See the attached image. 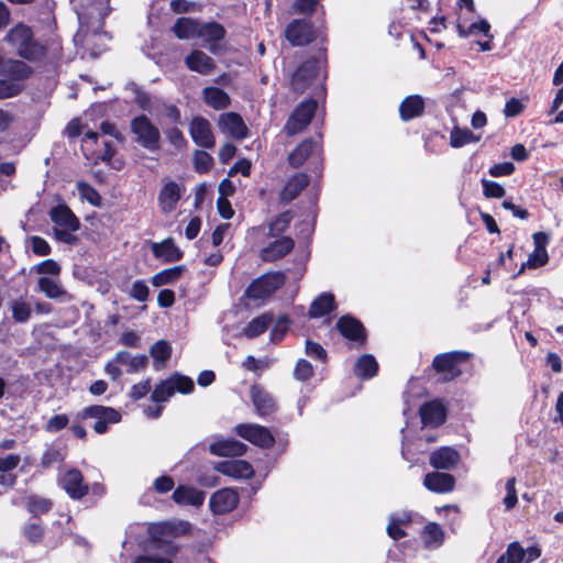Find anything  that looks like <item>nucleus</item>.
<instances>
[{"instance_id":"obj_40","label":"nucleus","mask_w":563,"mask_h":563,"mask_svg":"<svg viewBox=\"0 0 563 563\" xmlns=\"http://www.w3.org/2000/svg\"><path fill=\"white\" fill-rule=\"evenodd\" d=\"M317 148V144L312 140L302 141L288 156V162L292 167L301 166L307 158Z\"/></svg>"},{"instance_id":"obj_11","label":"nucleus","mask_w":563,"mask_h":563,"mask_svg":"<svg viewBox=\"0 0 563 563\" xmlns=\"http://www.w3.org/2000/svg\"><path fill=\"white\" fill-rule=\"evenodd\" d=\"M189 134L200 147L213 148L216 139L210 122L203 117H195L189 124Z\"/></svg>"},{"instance_id":"obj_57","label":"nucleus","mask_w":563,"mask_h":563,"mask_svg":"<svg viewBox=\"0 0 563 563\" xmlns=\"http://www.w3.org/2000/svg\"><path fill=\"white\" fill-rule=\"evenodd\" d=\"M515 485H516L515 477L508 478L506 482V485H505L506 496H505L503 503L507 510L512 509L517 505V501H518L517 490H516Z\"/></svg>"},{"instance_id":"obj_36","label":"nucleus","mask_w":563,"mask_h":563,"mask_svg":"<svg viewBox=\"0 0 563 563\" xmlns=\"http://www.w3.org/2000/svg\"><path fill=\"white\" fill-rule=\"evenodd\" d=\"M115 362H121V365L128 366V373L134 374L145 369L148 360L147 356L144 354L133 356L126 351H120L115 354Z\"/></svg>"},{"instance_id":"obj_54","label":"nucleus","mask_w":563,"mask_h":563,"mask_svg":"<svg viewBox=\"0 0 563 563\" xmlns=\"http://www.w3.org/2000/svg\"><path fill=\"white\" fill-rule=\"evenodd\" d=\"M64 459L65 454L62 452V450L56 448H49L43 453L41 457V465L44 468H48L56 463L63 462Z\"/></svg>"},{"instance_id":"obj_31","label":"nucleus","mask_w":563,"mask_h":563,"mask_svg":"<svg viewBox=\"0 0 563 563\" xmlns=\"http://www.w3.org/2000/svg\"><path fill=\"white\" fill-rule=\"evenodd\" d=\"M33 298L19 297L10 302L12 319L16 323H26L32 316Z\"/></svg>"},{"instance_id":"obj_17","label":"nucleus","mask_w":563,"mask_h":563,"mask_svg":"<svg viewBox=\"0 0 563 563\" xmlns=\"http://www.w3.org/2000/svg\"><path fill=\"white\" fill-rule=\"evenodd\" d=\"M239 503V496L231 488L216 492L210 498V508L214 514H227L233 510Z\"/></svg>"},{"instance_id":"obj_41","label":"nucleus","mask_w":563,"mask_h":563,"mask_svg":"<svg viewBox=\"0 0 563 563\" xmlns=\"http://www.w3.org/2000/svg\"><path fill=\"white\" fill-rule=\"evenodd\" d=\"M184 272H185V266H183V265L169 267V268L163 269V271L158 272L157 274H155L152 277L151 282H152L153 286H155V287L170 285V284L176 283L181 277Z\"/></svg>"},{"instance_id":"obj_13","label":"nucleus","mask_w":563,"mask_h":563,"mask_svg":"<svg viewBox=\"0 0 563 563\" xmlns=\"http://www.w3.org/2000/svg\"><path fill=\"white\" fill-rule=\"evenodd\" d=\"M184 191V186L174 180L164 183L158 192V206L161 211L165 214L173 212L176 209Z\"/></svg>"},{"instance_id":"obj_19","label":"nucleus","mask_w":563,"mask_h":563,"mask_svg":"<svg viewBox=\"0 0 563 563\" xmlns=\"http://www.w3.org/2000/svg\"><path fill=\"white\" fill-rule=\"evenodd\" d=\"M423 486L437 494H446L454 489L455 478L449 473L431 472L423 478Z\"/></svg>"},{"instance_id":"obj_43","label":"nucleus","mask_w":563,"mask_h":563,"mask_svg":"<svg viewBox=\"0 0 563 563\" xmlns=\"http://www.w3.org/2000/svg\"><path fill=\"white\" fill-rule=\"evenodd\" d=\"M334 309V297L332 294H322L312 301L309 316L311 318H320Z\"/></svg>"},{"instance_id":"obj_29","label":"nucleus","mask_w":563,"mask_h":563,"mask_svg":"<svg viewBox=\"0 0 563 563\" xmlns=\"http://www.w3.org/2000/svg\"><path fill=\"white\" fill-rule=\"evenodd\" d=\"M336 328L340 331V333L349 340H365V330L362 323L352 317H341L336 322Z\"/></svg>"},{"instance_id":"obj_51","label":"nucleus","mask_w":563,"mask_h":563,"mask_svg":"<svg viewBox=\"0 0 563 563\" xmlns=\"http://www.w3.org/2000/svg\"><path fill=\"white\" fill-rule=\"evenodd\" d=\"M77 189L82 199L87 200L90 205L99 207L101 205V197L98 191L85 181L77 183Z\"/></svg>"},{"instance_id":"obj_59","label":"nucleus","mask_w":563,"mask_h":563,"mask_svg":"<svg viewBox=\"0 0 563 563\" xmlns=\"http://www.w3.org/2000/svg\"><path fill=\"white\" fill-rule=\"evenodd\" d=\"M482 185H483V192L486 197L501 198L505 196L504 187L496 181L483 179Z\"/></svg>"},{"instance_id":"obj_3","label":"nucleus","mask_w":563,"mask_h":563,"mask_svg":"<svg viewBox=\"0 0 563 563\" xmlns=\"http://www.w3.org/2000/svg\"><path fill=\"white\" fill-rule=\"evenodd\" d=\"M194 387L195 385L190 377L175 373L155 386L151 399L157 404L165 402L176 390L181 394H190Z\"/></svg>"},{"instance_id":"obj_2","label":"nucleus","mask_w":563,"mask_h":563,"mask_svg":"<svg viewBox=\"0 0 563 563\" xmlns=\"http://www.w3.org/2000/svg\"><path fill=\"white\" fill-rule=\"evenodd\" d=\"M4 40L15 47L18 55L24 59L36 62L45 55L44 46L33 41L32 30L24 24L12 27Z\"/></svg>"},{"instance_id":"obj_4","label":"nucleus","mask_w":563,"mask_h":563,"mask_svg":"<svg viewBox=\"0 0 563 563\" xmlns=\"http://www.w3.org/2000/svg\"><path fill=\"white\" fill-rule=\"evenodd\" d=\"M286 282L282 272H271L254 279L245 290V297L254 300L266 299Z\"/></svg>"},{"instance_id":"obj_24","label":"nucleus","mask_w":563,"mask_h":563,"mask_svg":"<svg viewBox=\"0 0 563 563\" xmlns=\"http://www.w3.org/2000/svg\"><path fill=\"white\" fill-rule=\"evenodd\" d=\"M247 446L234 439H217L209 445V451L217 456H241Z\"/></svg>"},{"instance_id":"obj_52","label":"nucleus","mask_w":563,"mask_h":563,"mask_svg":"<svg viewBox=\"0 0 563 563\" xmlns=\"http://www.w3.org/2000/svg\"><path fill=\"white\" fill-rule=\"evenodd\" d=\"M549 255L547 250L534 249V251L529 255V258L526 263L522 264L520 272H522L526 267L537 268L543 266L548 263Z\"/></svg>"},{"instance_id":"obj_62","label":"nucleus","mask_w":563,"mask_h":563,"mask_svg":"<svg viewBox=\"0 0 563 563\" xmlns=\"http://www.w3.org/2000/svg\"><path fill=\"white\" fill-rule=\"evenodd\" d=\"M68 424V417L66 415H55L46 423L45 430L47 432H57Z\"/></svg>"},{"instance_id":"obj_15","label":"nucleus","mask_w":563,"mask_h":563,"mask_svg":"<svg viewBox=\"0 0 563 563\" xmlns=\"http://www.w3.org/2000/svg\"><path fill=\"white\" fill-rule=\"evenodd\" d=\"M250 393L253 406L258 416L266 417L276 411L277 405L275 399L263 387L253 385Z\"/></svg>"},{"instance_id":"obj_39","label":"nucleus","mask_w":563,"mask_h":563,"mask_svg":"<svg viewBox=\"0 0 563 563\" xmlns=\"http://www.w3.org/2000/svg\"><path fill=\"white\" fill-rule=\"evenodd\" d=\"M273 320L274 318L272 313H263L247 323L243 329V334L249 339L256 338L268 329Z\"/></svg>"},{"instance_id":"obj_10","label":"nucleus","mask_w":563,"mask_h":563,"mask_svg":"<svg viewBox=\"0 0 563 563\" xmlns=\"http://www.w3.org/2000/svg\"><path fill=\"white\" fill-rule=\"evenodd\" d=\"M218 126L222 133L235 140H244L249 136V128L242 117L235 112L220 114Z\"/></svg>"},{"instance_id":"obj_7","label":"nucleus","mask_w":563,"mask_h":563,"mask_svg":"<svg viewBox=\"0 0 563 563\" xmlns=\"http://www.w3.org/2000/svg\"><path fill=\"white\" fill-rule=\"evenodd\" d=\"M316 110L317 102L314 100H307L298 104L285 125L286 133L288 135H295L305 130L310 123Z\"/></svg>"},{"instance_id":"obj_20","label":"nucleus","mask_w":563,"mask_h":563,"mask_svg":"<svg viewBox=\"0 0 563 563\" xmlns=\"http://www.w3.org/2000/svg\"><path fill=\"white\" fill-rule=\"evenodd\" d=\"M185 65L191 71L200 75H209L216 68V63L211 56L200 49H194L185 57Z\"/></svg>"},{"instance_id":"obj_64","label":"nucleus","mask_w":563,"mask_h":563,"mask_svg":"<svg viewBox=\"0 0 563 563\" xmlns=\"http://www.w3.org/2000/svg\"><path fill=\"white\" fill-rule=\"evenodd\" d=\"M306 353L310 357H314L320 361H324L327 358L325 350L319 343L310 340L306 342Z\"/></svg>"},{"instance_id":"obj_56","label":"nucleus","mask_w":563,"mask_h":563,"mask_svg":"<svg viewBox=\"0 0 563 563\" xmlns=\"http://www.w3.org/2000/svg\"><path fill=\"white\" fill-rule=\"evenodd\" d=\"M22 90V85L9 79H0V99H8L18 96Z\"/></svg>"},{"instance_id":"obj_25","label":"nucleus","mask_w":563,"mask_h":563,"mask_svg":"<svg viewBox=\"0 0 563 563\" xmlns=\"http://www.w3.org/2000/svg\"><path fill=\"white\" fill-rule=\"evenodd\" d=\"M460 461V454L456 450L443 446L430 454L429 463L438 470H451Z\"/></svg>"},{"instance_id":"obj_49","label":"nucleus","mask_w":563,"mask_h":563,"mask_svg":"<svg viewBox=\"0 0 563 563\" xmlns=\"http://www.w3.org/2000/svg\"><path fill=\"white\" fill-rule=\"evenodd\" d=\"M26 508L34 516L43 515L48 512L53 503L49 499L38 497V496H29L26 498Z\"/></svg>"},{"instance_id":"obj_6","label":"nucleus","mask_w":563,"mask_h":563,"mask_svg":"<svg viewBox=\"0 0 563 563\" xmlns=\"http://www.w3.org/2000/svg\"><path fill=\"white\" fill-rule=\"evenodd\" d=\"M132 132L136 141L147 150H156L161 139L159 131L145 115L134 118L131 122Z\"/></svg>"},{"instance_id":"obj_21","label":"nucleus","mask_w":563,"mask_h":563,"mask_svg":"<svg viewBox=\"0 0 563 563\" xmlns=\"http://www.w3.org/2000/svg\"><path fill=\"white\" fill-rule=\"evenodd\" d=\"M214 468L219 473L233 478H250L254 473L252 465L243 460L218 462Z\"/></svg>"},{"instance_id":"obj_55","label":"nucleus","mask_w":563,"mask_h":563,"mask_svg":"<svg viewBox=\"0 0 563 563\" xmlns=\"http://www.w3.org/2000/svg\"><path fill=\"white\" fill-rule=\"evenodd\" d=\"M34 271L41 275H49L53 278L58 277L60 273V265L54 260H45L34 266Z\"/></svg>"},{"instance_id":"obj_47","label":"nucleus","mask_w":563,"mask_h":563,"mask_svg":"<svg viewBox=\"0 0 563 563\" xmlns=\"http://www.w3.org/2000/svg\"><path fill=\"white\" fill-rule=\"evenodd\" d=\"M292 219V214L290 211L283 212L278 214L273 221L268 224V235L271 238H278L282 233H284Z\"/></svg>"},{"instance_id":"obj_37","label":"nucleus","mask_w":563,"mask_h":563,"mask_svg":"<svg viewBox=\"0 0 563 563\" xmlns=\"http://www.w3.org/2000/svg\"><path fill=\"white\" fill-rule=\"evenodd\" d=\"M150 355L154 360V368L161 371L166 366V362L172 355V347L167 341L159 340L151 346Z\"/></svg>"},{"instance_id":"obj_33","label":"nucleus","mask_w":563,"mask_h":563,"mask_svg":"<svg viewBox=\"0 0 563 563\" xmlns=\"http://www.w3.org/2000/svg\"><path fill=\"white\" fill-rule=\"evenodd\" d=\"M309 179L306 174H296L284 186L280 192V199L285 202L294 200L299 192L308 185Z\"/></svg>"},{"instance_id":"obj_50","label":"nucleus","mask_w":563,"mask_h":563,"mask_svg":"<svg viewBox=\"0 0 563 563\" xmlns=\"http://www.w3.org/2000/svg\"><path fill=\"white\" fill-rule=\"evenodd\" d=\"M192 161L196 172L200 174L209 172L213 165L212 156L209 153L200 150H196L194 152Z\"/></svg>"},{"instance_id":"obj_58","label":"nucleus","mask_w":563,"mask_h":563,"mask_svg":"<svg viewBox=\"0 0 563 563\" xmlns=\"http://www.w3.org/2000/svg\"><path fill=\"white\" fill-rule=\"evenodd\" d=\"M312 375V365L306 360H299L294 371V377L298 380H308Z\"/></svg>"},{"instance_id":"obj_22","label":"nucleus","mask_w":563,"mask_h":563,"mask_svg":"<svg viewBox=\"0 0 563 563\" xmlns=\"http://www.w3.org/2000/svg\"><path fill=\"white\" fill-rule=\"evenodd\" d=\"M49 218L57 229L79 230L80 222L75 213L65 203H60L49 211Z\"/></svg>"},{"instance_id":"obj_5","label":"nucleus","mask_w":563,"mask_h":563,"mask_svg":"<svg viewBox=\"0 0 563 563\" xmlns=\"http://www.w3.org/2000/svg\"><path fill=\"white\" fill-rule=\"evenodd\" d=\"M78 416L81 419H96L97 421L93 424V430L99 434L104 433L108 430L109 424L117 423L121 420V415L119 411L111 407L98 405L86 407L79 412Z\"/></svg>"},{"instance_id":"obj_44","label":"nucleus","mask_w":563,"mask_h":563,"mask_svg":"<svg viewBox=\"0 0 563 563\" xmlns=\"http://www.w3.org/2000/svg\"><path fill=\"white\" fill-rule=\"evenodd\" d=\"M422 539L428 548H438L444 541V531L440 525L429 522L422 530Z\"/></svg>"},{"instance_id":"obj_26","label":"nucleus","mask_w":563,"mask_h":563,"mask_svg":"<svg viewBox=\"0 0 563 563\" xmlns=\"http://www.w3.org/2000/svg\"><path fill=\"white\" fill-rule=\"evenodd\" d=\"M31 74L32 68L22 60L8 59L0 65V75L14 82L29 78Z\"/></svg>"},{"instance_id":"obj_28","label":"nucleus","mask_w":563,"mask_h":563,"mask_svg":"<svg viewBox=\"0 0 563 563\" xmlns=\"http://www.w3.org/2000/svg\"><path fill=\"white\" fill-rule=\"evenodd\" d=\"M225 36L224 27L218 22L200 23L198 37L202 38L211 52H216L214 43Z\"/></svg>"},{"instance_id":"obj_1","label":"nucleus","mask_w":563,"mask_h":563,"mask_svg":"<svg viewBox=\"0 0 563 563\" xmlns=\"http://www.w3.org/2000/svg\"><path fill=\"white\" fill-rule=\"evenodd\" d=\"M191 525L188 521L163 522L150 528L148 549L159 550L167 556L175 555L178 548L174 540L180 536L189 533Z\"/></svg>"},{"instance_id":"obj_9","label":"nucleus","mask_w":563,"mask_h":563,"mask_svg":"<svg viewBox=\"0 0 563 563\" xmlns=\"http://www.w3.org/2000/svg\"><path fill=\"white\" fill-rule=\"evenodd\" d=\"M235 432L241 438L260 448H271L275 443V439L271 431L266 427L260 424H238L235 427Z\"/></svg>"},{"instance_id":"obj_42","label":"nucleus","mask_w":563,"mask_h":563,"mask_svg":"<svg viewBox=\"0 0 563 563\" xmlns=\"http://www.w3.org/2000/svg\"><path fill=\"white\" fill-rule=\"evenodd\" d=\"M378 369V364L375 357L371 354L362 355L354 367V373L360 378H372L376 375Z\"/></svg>"},{"instance_id":"obj_60","label":"nucleus","mask_w":563,"mask_h":563,"mask_svg":"<svg viewBox=\"0 0 563 563\" xmlns=\"http://www.w3.org/2000/svg\"><path fill=\"white\" fill-rule=\"evenodd\" d=\"M148 294H150L148 287L143 280H136L133 283L131 291H130V296L133 299L143 302V301L147 300Z\"/></svg>"},{"instance_id":"obj_8","label":"nucleus","mask_w":563,"mask_h":563,"mask_svg":"<svg viewBox=\"0 0 563 563\" xmlns=\"http://www.w3.org/2000/svg\"><path fill=\"white\" fill-rule=\"evenodd\" d=\"M470 354L466 352H449L437 355L432 362L433 368L438 373L444 374L445 380H451L460 375L457 364L468 358Z\"/></svg>"},{"instance_id":"obj_61","label":"nucleus","mask_w":563,"mask_h":563,"mask_svg":"<svg viewBox=\"0 0 563 563\" xmlns=\"http://www.w3.org/2000/svg\"><path fill=\"white\" fill-rule=\"evenodd\" d=\"M31 247L34 254L45 256L51 253V246L47 241L41 236L31 238Z\"/></svg>"},{"instance_id":"obj_16","label":"nucleus","mask_w":563,"mask_h":563,"mask_svg":"<svg viewBox=\"0 0 563 563\" xmlns=\"http://www.w3.org/2000/svg\"><path fill=\"white\" fill-rule=\"evenodd\" d=\"M294 246L295 241L290 236H282L262 249L260 255L264 262H274L289 254Z\"/></svg>"},{"instance_id":"obj_38","label":"nucleus","mask_w":563,"mask_h":563,"mask_svg":"<svg viewBox=\"0 0 563 563\" xmlns=\"http://www.w3.org/2000/svg\"><path fill=\"white\" fill-rule=\"evenodd\" d=\"M199 22L189 18H179L173 26V32L179 40L198 37Z\"/></svg>"},{"instance_id":"obj_63","label":"nucleus","mask_w":563,"mask_h":563,"mask_svg":"<svg viewBox=\"0 0 563 563\" xmlns=\"http://www.w3.org/2000/svg\"><path fill=\"white\" fill-rule=\"evenodd\" d=\"M150 390H151V380L145 379V380H143L139 384H135L131 387L130 397L133 400H139V399L145 397Z\"/></svg>"},{"instance_id":"obj_34","label":"nucleus","mask_w":563,"mask_h":563,"mask_svg":"<svg viewBox=\"0 0 563 563\" xmlns=\"http://www.w3.org/2000/svg\"><path fill=\"white\" fill-rule=\"evenodd\" d=\"M203 101L216 110H222L230 106L229 95L220 88L207 87L202 90Z\"/></svg>"},{"instance_id":"obj_46","label":"nucleus","mask_w":563,"mask_h":563,"mask_svg":"<svg viewBox=\"0 0 563 563\" xmlns=\"http://www.w3.org/2000/svg\"><path fill=\"white\" fill-rule=\"evenodd\" d=\"M479 137L475 136L474 133L467 129L454 128L450 133V145L454 148L462 147L470 143H476Z\"/></svg>"},{"instance_id":"obj_45","label":"nucleus","mask_w":563,"mask_h":563,"mask_svg":"<svg viewBox=\"0 0 563 563\" xmlns=\"http://www.w3.org/2000/svg\"><path fill=\"white\" fill-rule=\"evenodd\" d=\"M457 33L461 37H470L481 33L488 38H493V35L490 34V25L484 19L472 23L467 27L463 26L462 24H457Z\"/></svg>"},{"instance_id":"obj_27","label":"nucleus","mask_w":563,"mask_h":563,"mask_svg":"<svg viewBox=\"0 0 563 563\" xmlns=\"http://www.w3.org/2000/svg\"><path fill=\"white\" fill-rule=\"evenodd\" d=\"M37 288L41 292H43L47 298L55 300H68L70 296L63 288L59 278L53 277H40L37 280Z\"/></svg>"},{"instance_id":"obj_23","label":"nucleus","mask_w":563,"mask_h":563,"mask_svg":"<svg viewBox=\"0 0 563 563\" xmlns=\"http://www.w3.org/2000/svg\"><path fill=\"white\" fill-rule=\"evenodd\" d=\"M205 492L188 485H179L173 493V500L181 506L200 507L205 501Z\"/></svg>"},{"instance_id":"obj_12","label":"nucleus","mask_w":563,"mask_h":563,"mask_svg":"<svg viewBox=\"0 0 563 563\" xmlns=\"http://www.w3.org/2000/svg\"><path fill=\"white\" fill-rule=\"evenodd\" d=\"M59 484L73 499H81L85 497L89 487L84 483V476L76 468L67 470L59 478Z\"/></svg>"},{"instance_id":"obj_35","label":"nucleus","mask_w":563,"mask_h":563,"mask_svg":"<svg viewBox=\"0 0 563 563\" xmlns=\"http://www.w3.org/2000/svg\"><path fill=\"white\" fill-rule=\"evenodd\" d=\"M424 109L423 99L418 96H409L402 100L399 107L400 117L407 121L422 114Z\"/></svg>"},{"instance_id":"obj_14","label":"nucleus","mask_w":563,"mask_h":563,"mask_svg":"<svg viewBox=\"0 0 563 563\" xmlns=\"http://www.w3.org/2000/svg\"><path fill=\"white\" fill-rule=\"evenodd\" d=\"M285 36L294 46L307 45L314 38L312 25L306 20L291 21L285 30Z\"/></svg>"},{"instance_id":"obj_53","label":"nucleus","mask_w":563,"mask_h":563,"mask_svg":"<svg viewBox=\"0 0 563 563\" xmlns=\"http://www.w3.org/2000/svg\"><path fill=\"white\" fill-rule=\"evenodd\" d=\"M506 563H521L526 558V551L518 542L508 545L505 554L501 555Z\"/></svg>"},{"instance_id":"obj_30","label":"nucleus","mask_w":563,"mask_h":563,"mask_svg":"<svg viewBox=\"0 0 563 563\" xmlns=\"http://www.w3.org/2000/svg\"><path fill=\"white\" fill-rule=\"evenodd\" d=\"M423 424L440 426L445 420V408L437 400L424 404L420 408Z\"/></svg>"},{"instance_id":"obj_32","label":"nucleus","mask_w":563,"mask_h":563,"mask_svg":"<svg viewBox=\"0 0 563 563\" xmlns=\"http://www.w3.org/2000/svg\"><path fill=\"white\" fill-rule=\"evenodd\" d=\"M152 252L155 257L165 262H175L183 257V252L177 247L172 239H166L161 243L152 245Z\"/></svg>"},{"instance_id":"obj_48","label":"nucleus","mask_w":563,"mask_h":563,"mask_svg":"<svg viewBox=\"0 0 563 563\" xmlns=\"http://www.w3.org/2000/svg\"><path fill=\"white\" fill-rule=\"evenodd\" d=\"M22 533L31 544L35 545L42 542L45 529L41 523L26 522L22 527Z\"/></svg>"},{"instance_id":"obj_18","label":"nucleus","mask_w":563,"mask_h":563,"mask_svg":"<svg viewBox=\"0 0 563 563\" xmlns=\"http://www.w3.org/2000/svg\"><path fill=\"white\" fill-rule=\"evenodd\" d=\"M320 66L317 60H307L291 77V87L296 91L305 90L319 74Z\"/></svg>"}]
</instances>
